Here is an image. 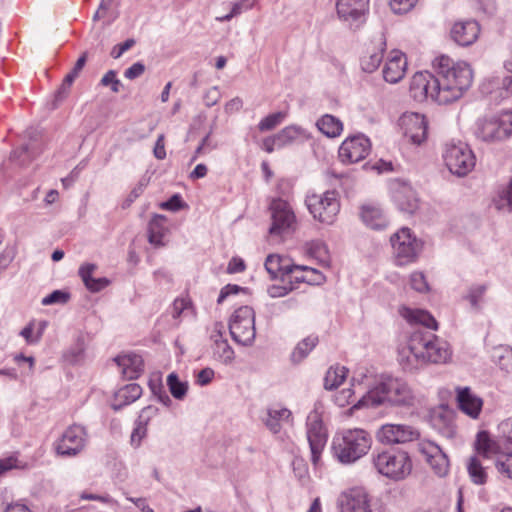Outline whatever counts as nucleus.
Instances as JSON below:
<instances>
[{"label": "nucleus", "mask_w": 512, "mask_h": 512, "mask_svg": "<svg viewBox=\"0 0 512 512\" xmlns=\"http://www.w3.org/2000/svg\"><path fill=\"white\" fill-rule=\"evenodd\" d=\"M437 88L434 96L438 104H449L459 100L471 87L473 72L466 62L454 63L448 56H440L434 62Z\"/></svg>", "instance_id": "nucleus-1"}, {"label": "nucleus", "mask_w": 512, "mask_h": 512, "mask_svg": "<svg viewBox=\"0 0 512 512\" xmlns=\"http://www.w3.org/2000/svg\"><path fill=\"white\" fill-rule=\"evenodd\" d=\"M413 403L414 395L406 381L391 375H382L376 385L353 408L359 409L363 406L376 408L381 405L408 407Z\"/></svg>", "instance_id": "nucleus-2"}, {"label": "nucleus", "mask_w": 512, "mask_h": 512, "mask_svg": "<svg viewBox=\"0 0 512 512\" xmlns=\"http://www.w3.org/2000/svg\"><path fill=\"white\" fill-rule=\"evenodd\" d=\"M370 460L379 475L395 482L405 480L413 468L409 453L395 447L375 449Z\"/></svg>", "instance_id": "nucleus-3"}, {"label": "nucleus", "mask_w": 512, "mask_h": 512, "mask_svg": "<svg viewBox=\"0 0 512 512\" xmlns=\"http://www.w3.org/2000/svg\"><path fill=\"white\" fill-rule=\"evenodd\" d=\"M372 438L363 429H347L332 440L334 457L342 464H352L365 456L371 448Z\"/></svg>", "instance_id": "nucleus-4"}, {"label": "nucleus", "mask_w": 512, "mask_h": 512, "mask_svg": "<svg viewBox=\"0 0 512 512\" xmlns=\"http://www.w3.org/2000/svg\"><path fill=\"white\" fill-rule=\"evenodd\" d=\"M474 136L486 144H499L512 136V110L479 118L474 126Z\"/></svg>", "instance_id": "nucleus-5"}, {"label": "nucleus", "mask_w": 512, "mask_h": 512, "mask_svg": "<svg viewBox=\"0 0 512 512\" xmlns=\"http://www.w3.org/2000/svg\"><path fill=\"white\" fill-rule=\"evenodd\" d=\"M443 160L452 174L459 177L470 173L476 164V158L471 148L461 141L445 144Z\"/></svg>", "instance_id": "nucleus-6"}, {"label": "nucleus", "mask_w": 512, "mask_h": 512, "mask_svg": "<svg viewBox=\"0 0 512 512\" xmlns=\"http://www.w3.org/2000/svg\"><path fill=\"white\" fill-rule=\"evenodd\" d=\"M231 338L242 346H251L255 340V312L250 306H241L229 320Z\"/></svg>", "instance_id": "nucleus-7"}, {"label": "nucleus", "mask_w": 512, "mask_h": 512, "mask_svg": "<svg viewBox=\"0 0 512 512\" xmlns=\"http://www.w3.org/2000/svg\"><path fill=\"white\" fill-rule=\"evenodd\" d=\"M395 261L399 266L414 262L422 250L423 244L407 227H402L390 237Z\"/></svg>", "instance_id": "nucleus-8"}, {"label": "nucleus", "mask_w": 512, "mask_h": 512, "mask_svg": "<svg viewBox=\"0 0 512 512\" xmlns=\"http://www.w3.org/2000/svg\"><path fill=\"white\" fill-rule=\"evenodd\" d=\"M336 194H308L305 203L314 219L321 223L332 224L340 210Z\"/></svg>", "instance_id": "nucleus-9"}, {"label": "nucleus", "mask_w": 512, "mask_h": 512, "mask_svg": "<svg viewBox=\"0 0 512 512\" xmlns=\"http://www.w3.org/2000/svg\"><path fill=\"white\" fill-rule=\"evenodd\" d=\"M272 224L269 228L271 236H280L294 230L295 214L290 204L283 199H273L270 204Z\"/></svg>", "instance_id": "nucleus-10"}, {"label": "nucleus", "mask_w": 512, "mask_h": 512, "mask_svg": "<svg viewBox=\"0 0 512 512\" xmlns=\"http://www.w3.org/2000/svg\"><path fill=\"white\" fill-rule=\"evenodd\" d=\"M87 440L86 428L79 424L70 425L56 444V452L60 456L72 457L79 454Z\"/></svg>", "instance_id": "nucleus-11"}, {"label": "nucleus", "mask_w": 512, "mask_h": 512, "mask_svg": "<svg viewBox=\"0 0 512 512\" xmlns=\"http://www.w3.org/2000/svg\"><path fill=\"white\" fill-rule=\"evenodd\" d=\"M307 440L311 451V461L317 464L327 442V433L320 413L315 409L307 417Z\"/></svg>", "instance_id": "nucleus-12"}, {"label": "nucleus", "mask_w": 512, "mask_h": 512, "mask_svg": "<svg viewBox=\"0 0 512 512\" xmlns=\"http://www.w3.org/2000/svg\"><path fill=\"white\" fill-rule=\"evenodd\" d=\"M422 341L421 332L411 334L406 347L399 349L398 362L403 371L415 372L425 365L424 355L420 346Z\"/></svg>", "instance_id": "nucleus-13"}, {"label": "nucleus", "mask_w": 512, "mask_h": 512, "mask_svg": "<svg viewBox=\"0 0 512 512\" xmlns=\"http://www.w3.org/2000/svg\"><path fill=\"white\" fill-rule=\"evenodd\" d=\"M369 138L358 134L346 138L339 147V158L345 164L357 163L363 160L370 152Z\"/></svg>", "instance_id": "nucleus-14"}, {"label": "nucleus", "mask_w": 512, "mask_h": 512, "mask_svg": "<svg viewBox=\"0 0 512 512\" xmlns=\"http://www.w3.org/2000/svg\"><path fill=\"white\" fill-rule=\"evenodd\" d=\"M419 436L417 429L406 424H385L376 433L378 441L383 444H404L417 440Z\"/></svg>", "instance_id": "nucleus-15"}, {"label": "nucleus", "mask_w": 512, "mask_h": 512, "mask_svg": "<svg viewBox=\"0 0 512 512\" xmlns=\"http://www.w3.org/2000/svg\"><path fill=\"white\" fill-rule=\"evenodd\" d=\"M404 137L414 144H421L427 137V121L424 115L406 112L398 120Z\"/></svg>", "instance_id": "nucleus-16"}, {"label": "nucleus", "mask_w": 512, "mask_h": 512, "mask_svg": "<svg viewBox=\"0 0 512 512\" xmlns=\"http://www.w3.org/2000/svg\"><path fill=\"white\" fill-rule=\"evenodd\" d=\"M25 137L29 139V143L24 144L20 149L14 150L7 165L24 167L41 152L40 132L37 129L29 128L25 132Z\"/></svg>", "instance_id": "nucleus-17"}, {"label": "nucleus", "mask_w": 512, "mask_h": 512, "mask_svg": "<svg viewBox=\"0 0 512 512\" xmlns=\"http://www.w3.org/2000/svg\"><path fill=\"white\" fill-rule=\"evenodd\" d=\"M421 351L424 355L425 364L445 363L451 357V351L446 341L439 339L433 334L421 332Z\"/></svg>", "instance_id": "nucleus-18"}, {"label": "nucleus", "mask_w": 512, "mask_h": 512, "mask_svg": "<svg viewBox=\"0 0 512 512\" xmlns=\"http://www.w3.org/2000/svg\"><path fill=\"white\" fill-rule=\"evenodd\" d=\"M434 81L435 74H431L427 71L415 73L409 87L411 97L418 102H422L428 98L436 102L434 94L437 88L434 87Z\"/></svg>", "instance_id": "nucleus-19"}, {"label": "nucleus", "mask_w": 512, "mask_h": 512, "mask_svg": "<svg viewBox=\"0 0 512 512\" xmlns=\"http://www.w3.org/2000/svg\"><path fill=\"white\" fill-rule=\"evenodd\" d=\"M359 216L364 225L369 229L382 231L389 226V219L378 204L366 203L361 205Z\"/></svg>", "instance_id": "nucleus-20"}, {"label": "nucleus", "mask_w": 512, "mask_h": 512, "mask_svg": "<svg viewBox=\"0 0 512 512\" xmlns=\"http://www.w3.org/2000/svg\"><path fill=\"white\" fill-rule=\"evenodd\" d=\"M407 59L404 53L399 50H392L383 68V78L386 82L395 84L405 75Z\"/></svg>", "instance_id": "nucleus-21"}, {"label": "nucleus", "mask_w": 512, "mask_h": 512, "mask_svg": "<svg viewBox=\"0 0 512 512\" xmlns=\"http://www.w3.org/2000/svg\"><path fill=\"white\" fill-rule=\"evenodd\" d=\"M113 361L121 368V374L125 379H137L144 372V360L139 354L133 352L119 354Z\"/></svg>", "instance_id": "nucleus-22"}, {"label": "nucleus", "mask_w": 512, "mask_h": 512, "mask_svg": "<svg viewBox=\"0 0 512 512\" xmlns=\"http://www.w3.org/2000/svg\"><path fill=\"white\" fill-rule=\"evenodd\" d=\"M369 0H337L336 9L340 19L350 25L358 22L368 7Z\"/></svg>", "instance_id": "nucleus-23"}, {"label": "nucleus", "mask_w": 512, "mask_h": 512, "mask_svg": "<svg viewBox=\"0 0 512 512\" xmlns=\"http://www.w3.org/2000/svg\"><path fill=\"white\" fill-rule=\"evenodd\" d=\"M421 451L426 456L427 462L438 476L443 477L447 475L449 470V459L440 446L433 442H428L423 445Z\"/></svg>", "instance_id": "nucleus-24"}, {"label": "nucleus", "mask_w": 512, "mask_h": 512, "mask_svg": "<svg viewBox=\"0 0 512 512\" xmlns=\"http://www.w3.org/2000/svg\"><path fill=\"white\" fill-rule=\"evenodd\" d=\"M480 28L476 21L456 22L451 29L452 39L460 46L473 44L479 36Z\"/></svg>", "instance_id": "nucleus-25"}, {"label": "nucleus", "mask_w": 512, "mask_h": 512, "mask_svg": "<svg viewBox=\"0 0 512 512\" xmlns=\"http://www.w3.org/2000/svg\"><path fill=\"white\" fill-rule=\"evenodd\" d=\"M431 424L443 437L447 439L454 438L456 434V424L452 410L441 406L432 413Z\"/></svg>", "instance_id": "nucleus-26"}, {"label": "nucleus", "mask_w": 512, "mask_h": 512, "mask_svg": "<svg viewBox=\"0 0 512 512\" xmlns=\"http://www.w3.org/2000/svg\"><path fill=\"white\" fill-rule=\"evenodd\" d=\"M374 42L375 46L372 49H367L365 55L361 58L362 70L367 73H372L378 69L386 48V39L383 33H379Z\"/></svg>", "instance_id": "nucleus-27"}, {"label": "nucleus", "mask_w": 512, "mask_h": 512, "mask_svg": "<svg viewBox=\"0 0 512 512\" xmlns=\"http://www.w3.org/2000/svg\"><path fill=\"white\" fill-rule=\"evenodd\" d=\"M456 400L459 409L463 413L473 419L478 418L483 406V401L480 397L473 394L469 387L457 388Z\"/></svg>", "instance_id": "nucleus-28"}, {"label": "nucleus", "mask_w": 512, "mask_h": 512, "mask_svg": "<svg viewBox=\"0 0 512 512\" xmlns=\"http://www.w3.org/2000/svg\"><path fill=\"white\" fill-rule=\"evenodd\" d=\"M339 506L340 512H371L367 494L361 490L343 494Z\"/></svg>", "instance_id": "nucleus-29"}, {"label": "nucleus", "mask_w": 512, "mask_h": 512, "mask_svg": "<svg viewBox=\"0 0 512 512\" xmlns=\"http://www.w3.org/2000/svg\"><path fill=\"white\" fill-rule=\"evenodd\" d=\"M97 269L94 263H85L80 266L78 275L83 281L87 290L92 293H97L108 287L111 281L106 277L94 278L93 273Z\"/></svg>", "instance_id": "nucleus-30"}, {"label": "nucleus", "mask_w": 512, "mask_h": 512, "mask_svg": "<svg viewBox=\"0 0 512 512\" xmlns=\"http://www.w3.org/2000/svg\"><path fill=\"white\" fill-rule=\"evenodd\" d=\"M474 446L477 453L484 458H491L492 456L497 458L498 455L503 453L500 443L493 439L486 430L477 433Z\"/></svg>", "instance_id": "nucleus-31"}, {"label": "nucleus", "mask_w": 512, "mask_h": 512, "mask_svg": "<svg viewBox=\"0 0 512 512\" xmlns=\"http://www.w3.org/2000/svg\"><path fill=\"white\" fill-rule=\"evenodd\" d=\"M142 395V388L136 383L125 385L115 394V401L111 407L114 411H120L123 407L135 402Z\"/></svg>", "instance_id": "nucleus-32"}, {"label": "nucleus", "mask_w": 512, "mask_h": 512, "mask_svg": "<svg viewBox=\"0 0 512 512\" xmlns=\"http://www.w3.org/2000/svg\"><path fill=\"white\" fill-rule=\"evenodd\" d=\"M401 315L410 324H420L432 330L438 329V323L436 319L426 310L404 307L401 311Z\"/></svg>", "instance_id": "nucleus-33"}, {"label": "nucleus", "mask_w": 512, "mask_h": 512, "mask_svg": "<svg viewBox=\"0 0 512 512\" xmlns=\"http://www.w3.org/2000/svg\"><path fill=\"white\" fill-rule=\"evenodd\" d=\"M167 218L161 214H154L148 223V241L150 244L160 247L164 245L163 238L166 233L164 223Z\"/></svg>", "instance_id": "nucleus-34"}, {"label": "nucleus", "mask_w": 512, "mask_h": 512, "mask_svg": "<svg viewBox=\"0 0 512 512\" xmlns=\"http://www.w3.org/2000/svg\"><path fill=\"white\" fill-rule=\"evenodd\" d=\"M319 343L317 335H309L297 343L293 349L290 360L293 364L301 363Z\"/></svg>", "instance_id": "nucleus-35"}, {"label": "nucleus", "mask_w": 512, "mask_h": 512, "mask_svg": "<svg viewBox=\"0 0 512 512\" xmlns=\"http://www.w3.org/2000/svg\"><path fill=\"white\" fill-rule=\"evenodd\" d=\"M394 203L400 212L407 215L415 214L422 205L416 194H394Z\"/></svg>", "instance_id": "nucleus-36"}, {"label": "nucleus", "mask_w": 512, "mask_h": 512, "mask_svg": "<svg viewBox=\"0 0 512 512\" xmlns=\"http://www.w3.org/2000/svg\"><path fill=\"white\" fill-rule=\"evenodd\" d=\"M317 128L327 137L334 138L343 130L342 122L333 115L326 114L316 122Z\"/></svg>", "instance_id": "nucleus-37"}, {"label": "nucleus", "mask_w": 512, "mask_h": 512, "mask_svg": "<svg viewBox=\"0 0 512 512\" xmlns=\"http://www.w3.org/2000/svg\"><path fill=\"white\" fill-rule=\"evenodd\" d=\"M292 416V413L287 408L282 409H273L269 408L267 410V417L264 419V423L266 427L274 434H277L281 430V420H289Z\"/></svg>", "instance_id": "nucleus-38"}, {"label": "nucleus", "mask_w": 512, "mask_h": 512, "mask_svg": "<svg viewBox=\"0 0 512 512\" xmlns=\"http://www.w3.org/2000/svg\"><path fill=\"white\" fill-rule=\"evenodd\" d=\"M278 149L292 144L300 137H308L305 129L297 125H291L283 128L277 134Z\"/></svg>", "instance_id": "nucleus-39"}, {"label": "nucleus", "mask_w": 512, "mask_h": 512, "mask_svg": "<svg viewBox=\"0 0 512 512\" xmlns=\"http://www.w3.org/2000/svg\"><path fill=\"white\" fill-rule=\"evenodd\" d=\"M348 369L344 366H331L324 377V388L326 390L337 389L345 380Z\"/></svg>", "instance_id": "nucleus-40"}, {"label": "nucleus", "mask_w": 512, "mask_h": 512, "mask_svg": "<svg viewBox=\"0 0 512 512\" xmlns=\"http://www.w3.org/2000/svg\"><path fill=\"white\" fill-rule=\"evenodd\" d=\"M467 471L471 481L476 485H484L487 482L488 475L480 460L476 456L469 458Z\"/></svg>", "instance_id": "nucleus-41"}, {"label": "nucleus", "mask_w": 512, "mask_h": 512, "mask_svg": "<svg viewBox=\"0 0 512 512\" xmlns=\"http://www.w3.org/2000/svg\"><path fill=\"white\" fill-rule=\"evenodd\" d=\"M85 356V343L82 338H78L64 353L63 359L70 365H76L83 361Z\"/></svg>", "instance_id": "nucleus-42"}, {"label": "nucleus", "mask_w": 512, "mask_h": 512, "mask_svg": "<svg viewBox=\"0 0 512 512\" xmlns=\"http://www.w3.org/2000/svg\"><path fill=\"white\" fill-rule=\"evenodd\" d=\"M167 386L171 395L177 400H182L187 395L188 383L181 381L175 372L167 376Z\"/></svg>", "instance_id": "nucleus-43"}, {"label": "nucleus", "mask_w": 512, "mask_h": 512, "mask_svg": "<svg viewBox=\"0 0 512 512\" xmlns=\"http://www.w3.org/2000/svg\"><path fill=\"white\" fill-rule=\"evenodd\" d=\"M214 357L224 364H230L234 360V350L226 339L216 340L213 346Z\"/></svg>", "instance_id": "nucleus-44"}, {"label": "nucleus", "mask_w": 512, "mask_h": 512, "mask_svg": "<svg viewBox=\"0 0 512 512\" xmlns=\"http://www.w3.org/2000/svg\"><path fill=\"white\" fill-rule=\"evenodd\" d=\"M311 270L312 272H316L315 269L309 268L307 266H299L294 264H289V260L286 257H283L281 262V270L279 271V278L282 282L293 284L292 275L297 271H306Z\"/></svg>", "instance_id": "nucleus-45"}, {"label": "nucleus", "mask_w": 512, "mask_h": 512, "mask_svg": "<svg viewBox=\"0 0 512 512\" xmlns=\"http://www.w3.org/2000/svg\"><path fill=\"white\" fill-rule=\"evenodd\" d=\"M256 1L257 0H238L232 4L230 13L224 16H218L216 17V20L219 22H228L232 18L243 13L244 11L252 9Z\"/></svg>", "instance_id": "nucleus-46"}, {"label": "nucleus", "mask_w": 512, "mask_h": 512, "mask_svg": "<svg viewBox=\"0 0 512 512\" xmlns=\"http://www.w3.org/2000/svg\"><path fill=\"white\" fill-rule=\"evenodd\" d=\"M149 388L152 392V394L157 398V400L162 403L166 407H170L172 405V400L167 394L164 385L162 384L161 380H150Z\"/></svg>", "instance_id": "nucleus-47"}, {"label": "nucleus", "mask_w": 512, "mask_h": 512, "mask_svg": "<svg viewBox=\"0 0 512 512\" xmlns=\"http://www.w3.org/2000/svg\"><path fill=\"white\" fill-rule=\"evenodd\" d=\"M308 252L312 257L321 262H327L329 260L328 247L325 242L321 240L311 241L308 246Z\"/></svg>", "instance_id": "nucleus-48"}, {"label": "nucleus", "mask_w": 512, "mask_h": 512, "mask_svg": "<svg viewBox=\"0 0 512 512\" xmlns=\"http://www.w3.org/2000/svg\"><path fill=\"white\" fill-rule=\"evenodd\" d=\"M495 467L499 473L512 479V452L502 453L495 459Z\"/></svg>", "instance_id": "nucleus-49"}, {"label": "nucleus", "mask_w": 512, "mask_h": 512, "mask_svg": "<svg viewBox=\"0 0 512 512\" xmlns=\"http://www.w3.org/2000/svg\"><path fill=\"white\" fill-rule=\"evenodd\" d=\"M71 298V294L65 290H54L47 296H45L41 303L44 306L54 304H66Z\"/></svg>", "instance_id": "nucleus-50"}, {"label": "nucleus", "mask_w": 512, "mask_h": 512, "mask_svg": "<svg viewBox=\"0 0 512 512\" xmlns=\"http://www.w3.org/2000/svg\"><path fill=\"white\" fill-rule=\"evenodd\" d=\"M282 259L283 256L271 254L268 255L265 260V269L270 274L271 279L273 280L279 278V271L281 270Z\"/></svg>", "instance_id": "nucleus-51"}, {"label": "nucleus", "mask_w": 512, "mask_h": 512, "mask_svg": "<svg viewBox=\"0 0 512 512\" xmlns=\"http://www.w3.org/2000/svg\"><path fill=\"white\" fill-rule=\"evenodd\" d=\"M284 117L285 114L282 112L270 114L259 122L258 129L261 132L272 130L283 121Z\"/></svg>", "instance_id": "nucleus-52"}, {"label": "nucleus", "mask_w": 512, "mask_h": 512, "mask_svg": "<svg viewBox=\"0 0 512 512\" xmlns=\"http://www.w3.org/2000/svg\"><path fill=\"white\" fill-rule=\"evenodd\" d=\"M147 435V423L136 420L135 426L133 428V431L131 433L130 437V443L133 447L138 448L141 445L142 440Z\"/></svg>", "instance_id": "nucleus-53"}, {"label": "nucleus", "mask_w": 512, "mask_h": 512, "mask_svg": "<svg viewBox=\"0 0 512 512\" xmlns=\"http://www.w3.org/2000/svg\"><path fill=\"white\" fill-rule=\"evenodd\" d=\"M492 205L499 212L512 211V194H497L492 199Z\"/></svg>", "instance_id": "nucleus-54"}, {"label": "nucleus", "mask_w": 512, "mask_h": 512, "mask_svg": "<svg viewBox=\"0 0 512 512\" xmlns=\"http://www.w3.org/2000/svg\"><path fill=\"white\" fill-rule=\"evenodd\" d=\"M503 67L506 71V76L502 80V89L507 95H512V54L504 60Z\"/></svg>", "instance_id": "nucleus-55"}, {"label": "nucleus", "mask_w": 512, "mask_h": 512, "mask_svg": "<svg viewBox=\"0 0 512 512\" xmlns=\"http://www.w3.org/2000/svg\"><path fill=\"white\" fill-rule=\"evenodd\" d=\"M487 290L486 284L473 285L469 288L468 295L465 297L469 300L472 307H478L479 300L485 294Z\"/></svg>", "instance_id": "nucleus-56"}, {"label": "nucleus", "mask_w": 512, "mask_h": 512, "mask_svg": "<svg viewBox=\"0 0 512 512\" xmlns=\"http://www.w3.org/2000/svg\"><path fill=\"white\" fill-rule=\"evenodd\" d=\"M100 84L102 86H110L114 93H118L122 87V83L116 77L114 70H109L101 79Z\"/></svg>", "instance_id": "nucleus-57"}, {"label": "nucleus", "mask_w": 512, "mask_h": 512, "mask_svg": "<svg viewBox=\"0 0 512 512\" xmlns=\"http://www.w3.org/2000/svg\"><path fill=\"white\" fill-rule=\"evenodd\" d=\"M159 206L161 209L176 212L184 208L186 204L180 198L179 194H172V196L167 201L161 202Z\"/></svg>", "instance_id": "nucleus-58"}, {"label": "nucleus", "mask_w": 512, "mask_h": 512, "mask_svg": "<svg viewBox=\"0 0 512 512\" xmlns=\"http://www.w3.org/2000/svg\"><path fill=\"white\" fill-rule=\"evenodd\" d=\"M411 287L417 292L428 291V283L422 272H414L410 276Z\"/></svg>", "instance_id": "nucleus-59"}, {"label": "nucleus", "mask_w": 512, "mask_h": 512, "mask_svg": "<svg viewBox=\"0 0 512 512\" xmlns=\"http://www.w3.org/2000/svg\"><path fill=\"white\" fill-rule=\"evenodd\" d=\"M247 288L241 287L236 284H227L220 290L219 296L217 298V304H221L224 300L230 295H236L239 292H246Z\"/></svg>", "instance_id": "nucleus-60"}, {"label": "nucleus", "mask_w": 512, "mask_h": 512, "mask_svg": "<svg viewBox=\"0 0 512 512\" xmlns=\"http://www.w3.org/2000/svg\"><path fill=\"white\" fill-rule=\"evenodd\" d=\"M418 0H390L391 9L398 14L410 11Z\"/></svg>", "instance_id": "nucleus-61"}, {"label": "nucleus", "mask_w": 512, "mask_h": 512, "mask_svg": "<svg viewBox=\"0 0 512 512\" xmlns=\"http://www.w3.org/2000/svg\"><path fill=\"white\" fill-rule=\"evenodd\" d=\"M295 286L293 284H286V285H271L268 287V294L272 298H278V297H284L287 295L290 291L294 290Z\"/></svg>", "instance_id": "nucleus-62"}, {"label": "nucleus", "mask_w": 512, "mask_h": 512, "mask_svg": "<svg viewBox=\"0 0 512 512\" xmlns=\"http://www.w3.org/2000/svg\"><path fill=\"white\" fill-rule=\"evenodd\" d=\"M135 45V40L130 38L124 41L123 43L115 45L111 50V57L114 59L120 58L126 51L132 48Z\"/></svg>", "instance_id": "nucleus-63"}, {"label": "nucleus", "mask_w": 512, "mask_h": 512, "mask_svg": "<svg viewBox=\"0 0 512 512\" xmlns=\"http://www.w3.org/2000/svg\"><path fill=\"white\" fill-rule=\"evenodd\" d=\"M203 98L205 105L207 107H212L221 99V92L217 86H213L206 91Z\"/></svg>", "instance_id": "nucleus-64"}]
</instances>
